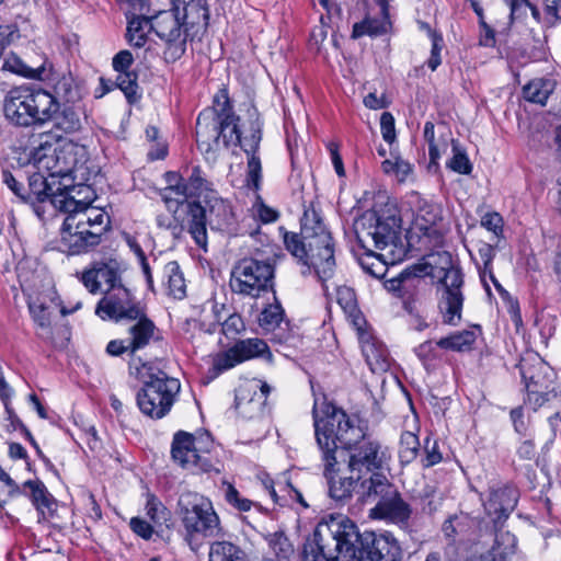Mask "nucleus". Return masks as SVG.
<instances>
[{
	"label": "nucleus",
	"mask_w": 561,
	"mask_h": 561,
	"mask_svg": "<svg viewBox=\"0 0 561 561\" xmlns=\"http://www.w3.org/2000/svg\"><path fill=\"white\" fill-rule=\"evenodd\" d=\"M312 419L314 432L322 430L343 450L350 473H375L388 468L391 459L389 448L367 434L357 416L348 415L332 404H327L324 416H319L316 402Z\"/></svg>",
	"instance_id": "obj_1"
},
{
	"label": "nucleus",
	"mask_w": 561,
	"mask_h": 561,
	"mask_svg": "<svg viewBox=\"0 0 561 561\" xmlns=\"http://www.w3.org/2000/svg\"><path fill=\"white\" fill-rule=\"evenodd\" d=\"M53 206L67 214L58 244L69 255L82 254L99 245L110 228V216L103 209L77 201L71 194H56Z\"/></svg>",
	"instance_id": "obj_2"
},
{
	"label": "nucleus",
	"mask_w": 561,
	"mask_h": 561,
	"mask_svg": "<svg viewBox=\"0 0 561 561\" xmlns=\"http://www.w3.org/2000/svg\"><path fill=\"white\" fill-rule=\"evenodd\" d=\"M53 206L67 214L58 244L69 255L82 254L99 245L110 228V216L103 209L77 201L71 194H56Z\"/></svg>",
	"instance_id": "obj_3"
},
{
	"label": "nucleus",
	"mask_w": 561,
	"mask_h": 561,
	"mask_svg": "<svg viewBox=\"0 0 561 561\" xmlns=\"http://www.w3.org/2000/svg\"><path fill=\"white\" fill-rule=\"evenodd\" d=\"M518 492L512 486L491 489L484 508L490 520L478 523L476 530L469 538L474 546L490 549L481 553L478 561H507L516 552L517 539L515 535L504 529V523L516 507Z\"/></svg>",
	"instance_id": "obj_4"
},
{
	"label": "nucleus",
	"mask_w": 561,
	"mask_h": 561,
	"mask_svg": "<svg viewBox=\"0 0 561 561\" xmlns=\"http://www.w3.org/2000/svg\"><path fill=\"white\" fill-rule=\"evenodd\" d=\"M60 138L61 135H51L50 133L41 134L38 136V145L34 148L33 152L34 164L38 169V172L31 174L28 178V188L24 190V194L28 197L26 202L44 203L49 201L53 204V196L56 194H70L71 190L68 185H64V187L58 186L56 191H53L51 185L41 171H47L51 178H71L72 180L80 178L83 180L82 167L78 165L76 160L70 164L67 161L65 151L57 152L56 149L53 148L50 139L58 140Z\"/></svg>",
	"instance_id": "obj_5"
},
{
	"label": "nucleus",
	"mask_w": 561,
	"mask_h": 561,
	"mask_svg": "<svg viewBox=\"0 0 561 561\" xmlns=\"http://www.w3.org/2000/svg\"><path fill=\"white\" fill-rule=\"evenodd\" d=\"M5 117L21 127L42 126L51 122L59 105L48 90L22 84L8 91L3 101Z\"/></svg>",
	"instance_id": "obj_6"
},
{
	"label": "nucleus",
	"mask_w": 561,
	"mask_h": 561,
	"mask_svg": "<svg viewBox=\"0 0 561 561\" xmlns=\"http://www.w3.org/2000/svg\"><path fill=\"white\" fill-rule=\"evenodd\" d=\"M176 514L183 527V539L196 552L203 540L221 535V525L211 501L197 492H184L178 500Z\"/></svg>",
	"instance_id": "obj_7"
},
{
	"label": "nucleus",
	"mask_w": 561,
	"mask_h": 561,
	"mask_svg": "<svg viewBox=\"0 0 561 561\" xmlns=\"http://www.w3.org/2000/svg\"><path fill=\"white\" fill-rule=\"evenodd\" d=\"M142 380L136 393V403L140 412L151 420H161L171 411L181 390L179 379L169 377L163 370L149 363L136 367Z\"/></svg>",
	"instance_id": "obj_8"
},
{
	"label": "nucleus",
	"mask_w": 561,
	"mask_h": 561,
	"mask_svg": "<svg viewBox=\"0 0 561 561\" xmlns=\"http://www.w3.org/2000/svg\"><path fill=\"white\" fill-rule=\"evenodd\" d=\"M358 494L362 503L374 504L369 510L370 518L388 520L399 526L408 525L412 508L385 474L375 472L364 479Z\"/></svg>",
	"instance_id": "obj_9"
},
{
	"label": "nucleus",
	"mask_w": 561,
	"mask_h": 561,
	"mask_svg": "<svg viewBox=\"0 0 561 561\" xmlns=\"http://www.w3.org/2000/svg\"><path fill=\"white\" fill-rule=\"evenodd\" d=\"M275 261L265 257L260 250L238 260L230 274L229 287L242 297L259 298L274 289Z\"/></svg>",
	"instance_id": "obj_10"
},
{
	"label": "nucleus",
	"mask_w": 561,
	"mask_h": 561,
	"mask_svg": "<svg viewBox=\"0 0 561 561\" xmlns=\"http://www.w3.org/2000/svg\"><path fill=\"white\" fill-rule=\"evenodd\" d=\"M314 438L320 453L322 473L329 486V495L336 501L351 499L362 474L350 473L343 450H340L335 440L329 439L322 430L316 431Z\"/></svg>",
	"instance_id": "obj_11"
},
{
	"label": "nucleus",
	"mask_w": 561,
	"mask_h": 561,
	"mask_svg": "<svg viewBox=\"0 0 561 561\" xmlns=\"http://www.w3.org/2000/svg\"><path fill=\"white\" fill-rule=\"evenodd\" d=\"M356 239L359 249H367L368 241L378 250L397 245L401 234V218L396 209L366 210L356 222Z\"/></svg>",
	"instance_id": "obj_12"
},
{
	"label": "nucleus",
	"mask_w": 561,
	"mask_h": 561,
	"mask_svg": "<svg viewBox=\"0 0 561 561\" xmlns=\"http://www.w3.org/2000/svg\"><path fill=\"white\" fill-rule=\"evenodd\" d=\"M518 368L527 393L525 403H528L534 411L561 393V388L554 385L556 371L537 354L523 357Z\"/></svg>",
	"instance_id": "obj_13"
},
{
	"label": "nucleus",
	"mask_w": 561,
	"mask_h": 561,
	"mask_svg": "<svg viewBox=\"0 0 561 561\" xmlns=\"http://www.w3.org/2000/svg\"><path fill=\"white\" fill-rule=\"evenodd\" d=\"M214 442L208 433L195 436L179 431L174 434L171 444V457L183 469L201 472H210L215 468L210 456Z\"/></svg>",
	"instance_id": "obj_14"
},
{
	"label": "nucleus",
	"mask_w": 561,
	"mask_h": 561,
	"mask_svg": "<svg viewBox=\"0 0 561 561\" xmlns=\"http://www.w3.org/2000/svg\"><path fill=\"white\" fill-rule=\"evenodd\" d=\"M439 259L445 264L440 267L444 273L439 279L438 290L440 297L438 308L443 317V322L449 325H457L461 320V310L463 306V275L458 266L453 264L451 255L447 252L439 254Z\"/></svg>",
	"instance_id": "obj_15"
},
{
	"label": "nucleus",
	"mask_w": 561,
	"mask_h": 561,
	"mask_svg": "<svg viewBox=\"0 0 561 561\" xmlns=\"http://www.w3.org/2000/svg\"><path fill=\"white\" fill-rule=\"evenodd\" d=\"M172 8L151 15L153 33L164 42L163 58L175 62L186 51V28L182 22L181 7L178 0H171Z\"/></svg>",
	"instance_id": "obj_16"
},
{
	"label": "nucleus",
	"mask_w": 561,
	"mask_h": 561,
	"mask_svg": "<svg viewBox=\"0 0 561 561\" xmlns=\"http://www.w3.org/2000/svg\"><path fill=\"white\" fill-rule=\"evenodd\" d=\"M316 537L328 561H332L337 554L350 552L358 547L360 534L357 526L347 517L331 516L328 520L320 522L314 529Z\"/></svg>",
	"instance_id": "obj_17"
},
{
	"label": "nucleus",
	"mask_w": 561,
	"mask_h": 561,
	"mask_svg": "<svg viewBox=\"0 0 561 561\" xmlns=\"http://www.w3.org/2000/svg\"><path fill=\"white\" fill-rule=\"evenodd\" d=\"M145 306L126 286L104 290L103 297L96 304L95 314L102 320L134 321L142 314Z\"/></svg>",
	"instance_id": "obj_18"
},
{
	"label": "nucleus",
	"mask_w": 561,
	"mask_h": 561,
	"mask_svg": "<svg viewBox=\"0 0 561 561\" xmlns=\"http://www.w3.org/2000/svg\"><path fill=\"white\" fill-rule=\"evenodd\" d=\"M425 266L414 265L407 268L398 276L383 282L387 291L402 301L403 308L409 313L417 311L422 297L427 289V284L423 278Z\"/></svg>",
	"instance_id": "obj_19"
},
{
	"label": "nucleus",
	"mask_w": 561,
	"mask_h": 561,
	"mask_svg": "<svg viewBox=\"0 0 561 561\" xmlns=\"http://www.w3.org/2000/svg\"><path fill=\"white\" fill-rule=\"evenodd\" d=\"M124 272V264L116 259L98 261L82 273L81 282L91 294H98L102 284L105 285V290L125 285L123 283Z\"/></svg>",
	"instance_id": "obj_20"
},
{
	"label": "nucleus",
	"mask_w": 561,
	"mask_h": 561,
	"mask_svg": "<svg viewBox=\"0 0 561 561\" xmlns=\"http://www.w3.org/2000/svg\"><path fill=\"white\" fill-rule=\"evenodd\" d=\"M308 244V270L312 267L321 280L331 278L334 274V243L330 232H322L317 238L306 241Z\"/></svg>",
	"instance_id": "obj_21"
},
{
	"label": "nucleus",
	"mask_w": 561,
	"mask_h": 561,
	"mask_svg": "<svg viewBox=\"0 0 561 561\" xmlns=\"http://www.w3.org/2000/svg\"><path fill=\"white\" fill-rule=\"evenodd\" d=\"M358 548L362 556L365 553L368 561H401L402 549L398 540L390 534H375L365 531L360 534Z\"/></svg>",
	"instance_id": "obj_22"
},
{
	"label": "nucleus",
	"mask_w": 561,
	"mask_h": 561,
	"mask_svg": "<svg viewBox=\"0 0 561 561\" xmlns=\"http://www.w3.org/2000/svg\"><path fill=\"white\" fill-rule=\"evenodd\" d=\"M254 115L255 119L251 123V134L244 137L242 149L248 156L247 185L254 191H259L262 180V164L257 151L262 140V123L255 112Z\"/></svg>",
	"instance_id": "obj_23"
},
{
	"label": "nucleus",
	"mask_w": 561,
	"mask_h": 561,
	"mask_svg": "<svg viewBox=\"0 0 561 561\" xmlns=\"http://www.w3.org/2000/svg\"><path fill=\"white\" fill-rule=\"evenodd\" d=\"M271 391V386L263 380H253L249 385L240 387L236 394L237 410L243 416L253 417L262 411Z\"/></svg>",
	"instance_id": "obj_24"
},
{
	"label": "nucleus",
	"mask_w": 561,
	"mask_h": 561,
	"mask_svg": "<svg viewBox=\"0 0 561 561\" xmlns=\"http://www.w3.org/2000/svg\"><path fill=\"white\" fill-rule=\"evenodd\" d=\"M477 526L478 524H474L468 517L453 516L444 522L442 531L445 538L450 542H456L458 538L461 545L468 547V550L472 557L476 554H479L480 557L481 553H485L490 547L482 548L481 546H474L470 542L469 538L476 530Z\"/></svg>",
	"instance_id": "obj_25"
},
{
	"label": "nucleus",
	"mask_w": 561,
	"mask_h": 561,
	"mask_svg": "<svg viewBox=\"0 0 561 561\" xmlns=\"http://www.w3.org/2000/svg\"><path fill=\"white\" fill-rule=\"evenodd\" d=\"M202 207L211 229L227 230L233 225L234 217L230 205L216 194L206 195Z\"/></svg>",
	"instance_id": "obj_26"
},
{
	"label": "nucleus",
	"mask_w": 561,
	"mask_h": 561,
	"mask_svg": "<svg viewBox=\"0 0 561 561\" xmlns=\"http://www.w3.org/2000/svg\"><path fill=\"white\" fill-rule=\"evenodd\" d=\"M128 25H127V39L130 45L135 47H142L147 43V37L150 32H153V24L151 15H148L149 8L146 4L142 12L135 11L126 8Z\"/></svg>",
	"instance_id": "obj_27"
},
{
	"label": "nucleus",
	"mask_w": 561,
	"mask_h": 561,
	"mask_svg": "<svg viewBox=\"0 0 561 561\" xmlns=\"http://www.w3.org/2000/svg\"><path fill=\"white\" fill-rule=\"evenodd\" d=\"M21 495L27 496L38 514L45 519L46 513L51 515L57 507V501L49 493L45 484L39 480H27L22 484Z\"/></svg>",
	"instance_id": "obj_28"
},
{
	"label": "nucleus",
	"mask_w": 561,
	"mask_h": 561,
	"mask_svg": "<svg viewBox=\"0 0 561 561\" xmlns=\"http://www.w3.org/2000/svg\"><path fill=\"white\" fill-rule=\"evenodd\" d=\"M58 308V304L53 299L46 301L39 297L28 302L30 313L41 332L38 335L43 339L51 337V322Z\"/></svg>",
	"instance_id": "obj_29"
},
{
	"label": "nucleus",
	"mask_w": 561,
	"mask_h": 561,
	"mask_svg": "<svg viewBox=\"0 0 561 561\" xmlns=\"http://www.w3.org/2000/svg\"><path fill=\"white\" fill-rule=\"evenodd\" d=\"M220 122L210 112L199 113L196 121V141L199 148L209 151L221 140Z\"/></svg>",
	"instance_id": "obj_30"
},
{
	"label": "nucleus",
	"mask_w": 561,
	"mask_h": 561,
	"mask_svg": "<svg viewBox=\"0 0 561 561\" xmlns=\"http://www.w3.org/2000/svg\"><path fill=\"white\" fill-rule=\"evenodd\" d=\"M47 71L49 77L45 81L51 87L53 91L48 92L56 103L60 106V102H73L78 98V92L71 75L56 72L49 62H47Z\"/></svg>",
	"instance_id": "obj_31"
},
{
	"label": "nucleus",
	"mask_w": 561,
	"mask_h": 561,
	"mask_svg": "<svg viewBox=\"0 0 561 561\" xmlns=\"http://www.w3.org/2000/svg\"><path fill=\"white\" fill-rule=\"evenodd\" d=\"M135 321L136 323L128 330L131 354L146 347L152 340L157 339L156 334L158 332L154 323L147 317L146 308L142 309V314L136 318Z\"/></svg>",
	"instance_id": "obj_32"
},
{
	"label": "nucleus",
	"mask_w": 561,
	"mask_h": 561,
	"mask_svg": "<svg viewBox=\"0 0 561 561\" xmlns=\"http://www.w3.org/2000/svg\"><path fill=\"white\" fill-rule=\"evenodd\" d=\"M187 208L188 232L194 239L195 243L206 251L208 220L205 216V210L202 207V202L190 203Z\"/></svg>",
	"instance_id": "obj_33"
},
{
	"label": "nucleus",
	"mask_w": 561,
	"mask_h": 561,
	"mask_svg": "<svg viewBox=\"0 0 561 561\" xmlns=\"http://www.w3.org/2000/svg\"><path fill=\"white\" fill-rule=\"evenodd\" d=\"M210 182L204 176L199 167H193L191 174L184 185L175 186L180 197L184 201L187 197L211 196L215 192L210 188Z\"/></svg>",
	"instance_id": "obj_34"
},
{
	"label": "nucleus",
	"mask_w": 561,
	"mask_h": 561,
	"mask_svg": "<svg viewBox=\"0 0 561 561\" xmlns=\"http://www.w3.org/2000/svg\"><path fill=\"white\" fill-rule=\"evenodd\" d=\"M274 302L267 305L259 316V325L266 332H274L280 330L283 332L288 330L289 321L285 317V311L273 294Z\"/></svg>",
	"instance_id": "obj_35"
},
{
	"label": "nucleus",
	"mask_w": 561,
	"mask_h": 561,
	"mask_svg": "<svg viewBox=\"0 0 561 561\" xmlns=\"http://www.w3.org/2000/svg\"><path fill=\"white\" fill-rule=\"evenodd\" d=\"M2 69L36 80H46L49 77V72L47 71V61H44L38 67H31L14 54L9 55L4 59Z\"/></svg>",
	"instance_id": "obj_36"
},
{
	"label": "nucleus",
	"mask_w": 561,
	"mask_h": 561,
	"mask_svg": "<svg viewBox=\"0 0 561 561\" xmlns=\"http://www.w3.org/2000/svg\"><path fill=\"white\" fill-rule=\"evenodd\" d=\"M440 219L437 208L434 205L425 203L416 213L414 227L423 237L437 239L439 237L436 228L437 221Z\"/></svg>",
	"instance_id": "obj_37"
},
{
	"label": "nucleus",
	"mask_w": 561,
	"mask_h": 561,
	"mask_svg": "<svg viewBox=\"0 0 561 561\" xmlns=\"http://www.w3.org/2000/svg\"><path fill=\"white\" fill-rule=\"evenodd\" d=\"M362 352L371 371L387 369L389 365L388 351L382 344L373 337H367L362 342Z\"/></svg>",
	"instance_id": "obj_38"
},
{
	"label": "nucleus",
	"mask_w": 561,
	"mask_h": 561,
	"mask_svg": "<svg viewBox=\"0 0 561 561\" xmlns=\"http://www.w3.org/2000/svg\"><path fill=\"white\" fill-rule=\"evenodd\" d=\"M181 7L182 22L185 25L191 24L207 26L209 20V11L204 0H178Z\"/></svg>",
	"instance_id": "obj_39"
},
{
	"label": "nucleus",
	"mask_w": 561,
	"mask_h": 561,
	"mask_svg": "<svg viewBox=\"0 0 561 561\" xmlns=\"http://www.w3.org/2000/svg\"><path fill=\"white\" fill-rule=\"evenodd\" d=\"M208 561H249V559L239 546L222 540L210 545Z\"/></svg>",
	"instance_id": "obj_40"
},
{
	"label": "nucleus",
	"mask_w": 561,
	"mask_h": 561,
	"mask_svg": "<svg viewBox=\"0 0 561 561\" xmlns=\"http://www.w3.org/2000/svg\"><path fill=\"white\" fill-rule=\"evenodd\" d=\"M556 83L551 79L537 78L523 88L524 98L533 103L545 104L553 92Z\"/></svg>",
	"instance_id": "obj_41"
},
{
	"label": "nucleus",
	"mask_w": 561,
	"mask_h": 561,
	"mask_svg": "<svg viewBox=\"0 0 561 561\" xmlns=\"http://www.w3.org/2000/svg\"><path fill=\"white\" fill-rule=\"evenodd\" d=\"M476 339L473 331L462 330L439 339L438 345L444 351L466 352L471 350Z\"/></svg>",
	"instance_id": "obj_42"
},
{
	"label": "nucleus",
	"mask_w": 561,
	"mask_h": 561,
	"mask_svg": "<svg viewBox=\"0 0 561 561\" xmlns=\"http://www.w3.org/2000/svg\"><path fill=\"white\" fill-rule=\"evenodd\" d=\"M164 275L168 278L169 295L176 299L184 298L186 295V285L178 262H168L164 265Z\"/></svg>",
	"instance_id": "obj_43"
},
{
	"label": "nucleus",
	"mask_w": 561,
	"mask_h": 561,
	"mask_svg": "<svg viewBox=\"0 0 561 561\" xmlns=\"http://www.w3.org/2000/svg\"><path fill=\"white\" fill-rule=\"evenodd\" d=\"M233 346L241 363L253 357H263L265 354L271 356L266 342L261 339L240 340Z\"/></svg>",
	"instance_id": "obj_44"
},
{
	"label": "nucleus",
	"mask_w": 561,
	"mask_h": 561,
	"mask_svg": "<svg viewBox=\"0 0 561 561\" xmlns=\"http://www.w3.org/2000/svg\"><path fill=\"white\" fill-rule=\"evenodd\" d=\"M364 253L358 256V263L362 268L369 275L376 278L385 277L388 266L385 261L381 260L379 254L373 252L369 247L363 249Z\"/></svg>",
	"instance_id": "obj_45"
},
{
	"label": "nucleus",
	"mask_w": 561,
	"mask_h": 561,
	"mask_svg": "<svg viewBox=\"0 0 561 561\" xmlns=\"http://www.w3.org/2000/svg\"><path fill=\"white\" fill-rule=\"evenodd\" d=\"M56 130L65 134H72L81 128V121L78 113L71 107H65L60 113L53 117Z\"/></svg>",
	"instance_id": "obj_46"
},
{
	"label": "nucleus",
	"mask_w": 561,
	"mask_h": 561,
	"mask_svg": "<svg viewBox=\"0 0 561 561\" xmlns=\"http://www.w3.org/2000/svg\"><path fill=\"white\" fill-rule=\"evenodd\" d=\"M206 111L210 112L215 119L218 122L226 121L236 116L228 90L226 88L220 89L216 93L213 101V108Z\"/></svg>",
	"instance_id": "obj_47"
},
{
	"label": "nucleus",
	"mask_w": 561,
	"mask_h": 561,
	"mask_svg": "<svg viewBox=\"0 0 561 561\" xmlns=\"http://www.w3.org/2000/svg\"><path fill=\"white\" fill-rule=\"evenodd\" d=\"M420 449V440L415 433L404 431L400 436L399 457L402 463H410L416 459Z\"/></svg>",
	"instance_id": "obj_48"
},
{
	"label": "nucleus",
	"mask_w": 561,
	"mask_h": 561,
	"mask_svg": "<svg viewBox=\"0 0 561 561\" xmlns=\"http://www.w3.org/2000/svg\"><path fill=\"white\" fill-rule=\"evenodd\" d=\"M239 116L230 117L229 119L221 121L220 122V135L221 140L226 147L229 146H240L242 148L243 141L242 140V133L239 128Z\"/></svg>",
	"instance_id": "obj_49"
},
{
	"label": "nucleus",
	"mask_w": 561,
	"mask_h": 561,
	"mask_svg": "<svg viewBox=\"0 0 561 561\" xmlns=\"http://www.w3.org/2000/svg\"><path fill=\"white\" fill-rule=\"evenodd\" d=\"M240 363V357L234 346H232L228 351L218 353L214 356L209 374L211 377H217L221 373L234 367Z\"/></svg>",
	"instance_id": "obj_50"
},
{
	"label": "nucleus",
	"mask_w": 561,
	"mask_h": 561,
	"mask_svg": "<svg viewBox=\"0 0 561 561\" xmlns=\"http://www.w3.org/2000/svg\"><path fill=\"white\" fill-rule=\"evenodd\" d=\"M284 243L286 249L296 257L299 262L308 267V255L307 249L308 244H306V240L302 238V232L300 234L295 232H286L284 234Z\"/></svg>",
	"instance_id": "obj_51"
},
{
	"label": "nucleus",
	"mask_w": 561,
	"mask_h": 561,
	"mask_svg": "<svg viewBox=\"0 0 561 561\" xmlns=\"http://www.w3.org/2000/svg\"><path fill=\"white\" fill-rule=\"evenodd\" d=\"M116 85L125 94L128 103H136L140 95L138 94L137 75L135 72H122L116 77Z\"/></svg>",
	"instance_id": "obj_52"
},
{
	"label": "nucleus",
	"mask_w": 561,
	"mask_h": 561,
	"mask_svg": "<svg viewBox=\"0 0 561 561\" xmlns=\"http://www.w3.org/2000/svg\"><path fill=\"white\" fill-rule=\"evenodd\" d=\"M381 169L386 174L394 175L400 182H403L413 171L412 164L399 156L386 159L381 163Z\"/></svg>",
	"instance_id": "obj_53"
},
{
	"label": "nucleus",
	"mask_w": 561,
	"mask_h": 561,
	"mask_svg": "<svg viewBox=\"0 0 561 561\" xmlns=\"http://www.w3.org/2000/svg\"><path fill=\"white\" fill-rule=\"evenodd\" d=\"M453 157L447 162V167L459 174H470L472 164L467 153L460 149L457 140L451 139Z\"/></svg>",
	"instance_id": "obj_54"
},
{
	"label": "nucleus",
	"mask_w": 561,
	"mask_h": 561,
	"mask_svg": "<svg viewBox=\"0 0 561 561\" xmlns=\"http://www.w3.org/2000/svg\"><path fill=\"white\" fill-rule=\"evenodd\" d=\"M146 512L149 518L158 525H162L170 518V511L152 493L147 494Z\"/></svg>",
	"instance_id": "obj_55"
},
{
	"label": "nucleus",
	"mask_w": 561,
	"mask_h": 561,
	"mask_svg": "<svg viewBox=\"0 0 561 561\" xmlns=\"http://www.w3.org/2000/svg\"><path fill=\"white\" fill-rule=\"evenodd\" d=\"M478 253L482 261V266L479 267L480 278L485 287V290L490 291L489 285L485 284V273H489V278H493L492 262L495 256V249L489 243H482L478 250Z\"/></svg>",
	"instance_id": "obj_56"
},
{
	"label": "nucleus",
	"mask_w": 561,
	"mask_h": 561,
	"mask_svg": "<svg viewBox=\"0 0 561 561\" xmlns=\"http://www.w3.org/2000/svg\"><path fill=\"white\" fill-rule=\"evenodd\" d=\"M439 350L442 348L438 345V341H425L415 347L414 352L424 366L428 367L440 359Z\"/></svg>",
	"instance_id": "obj_57"
},
{
	"label": "nucleus",
	"mask_w": 561,
	"mask_h": 561,
	"mask_svg": "<svg viewBox=\"0 0 561 561\" xmlns=\"http://www.w3.org/2000/svg\"><path fill=\"white\" fill-rule=\"evenodd\" d=\"M386 32L383 22L374 19H365L359 23H355L352 31L353 38H359L364 35L377 36Z\"/></svg>",
	"instance_id": "obj_58"
},
{
	"label": "nucleus",
	"mask_w": 561,
	"mask_h": 561,
	"mask_svg": "<svg viewBox=\"0 0 561 561\" xmlns=\"http://www.w3.org/2000/svg\"><path fill=\"white\" fill-rule=\"evenodd\" d=\"M222 485L225 488V500L236 510L240 512H248L254 505L251 500L242 497L239 491L231 483L224 482Z\"/></svg>",
	"instance_id": "obj_59"
},
{
	"label": "nucleus",
	"mask_w": 561,
	"mask_h": 561,
	"mask_svg": "<svg viewBox=\"0 0 561 561\" xmlns=\"http://www.w3.org/2000/svg\"><path fill=\"white\" fill-rule=\"evenodd\" d=\"M317 539L313 533L312 536L305 541L301 550L302 561H328V557L324 554Z\"/></svg>",
	"instance_id": "obj_60"
},
{
	"label": "nucleus",
	"mask_w": 561,
	"mask_h": 561,
	"mask_svg": "<svg viewBox=\"0 0 561 561\" xmlns=\"http://www.w3.org/2000/svg\"><path fill=\"white\" fill-rule=\"evenodd\" d=\"M221 324V331L228 339H233L242 331H244L245 325L243 319L238 313H231L224 319Z\"/></svg>",
	"instance_id": "obj_61"
},
{
	"label": "nucleus",
	"mask_w": 561,
	"mask_h": 561,
	"mask_svg": "<svg viewBox=\"0 0 561 561\" xmlns=\"http://www.w3.org/2000/svg\"><path fill=\"white\" fill-rule=\"evenodd\" d=\"M424 454L425 456L421 459L423 468H431L443 460L437 442H432L430 437L424 442Z\"/></svg>",
	"instance_id": "obj_62"
},
{
	"label": "nucleus",
	"mask_w": 561,
	"mask_h": 561,
	"mask_svg": "<svg viewBox=\"0 0 561 561\" xmlns=\"http://www.w3.org/2000/svg\"><path fill=\"white\" fill-rule=\"evenodd\" d=\"M320 231L329 232L322 220L316 216H312L311 218L306 216L301 225L302 238L306 241L311 240L317 238L320 234Z\"/></svg>",
	"instance_id": "obj_63"
},
{
	"label": "nucleus",
	"mask_w": 561,
	"mask_h": 561,
	"mask_svg": "<svg viewBox=\"0 0 561 561\" xmlns=\"http://www.w3.org/2000/svg\"><path fill=\"white\" fill-rule=\"evenodd\" d=\"M2 182L23 202H26L28 197L24 194V186L19 181V176L12 173L9 169H2L1 171Z\"/></svg>",
	"instance_id": "obj_64"
}]
</instances>
